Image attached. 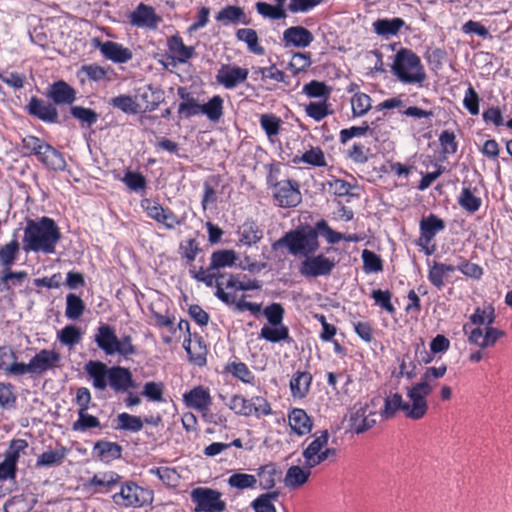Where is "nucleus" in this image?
<instances>
[{
    "label": "nucleus",
    "instance_id": "obj_37",
    "mask_svg": "<svg viewBox=\"0 0 512 512\" xmlns=\"http://www.w3.org/2000/svg\"><path fill=\"white\" fill-rule=\"evenodd\" d=\"M109 105L126 114H137L141 111V104L136 98L129 95H119L109 100Z\"/></svg>",
    "mask_w": 512,
    "mask_h": 512
},
{
    "label": "nucleus",
    "instance_id": "obj_22",
    "mask_svg": "<svg viewBox=\"0 0 512 512\" xmlns=\"http://www.w3.org/2000/svg\"><path fill=\"white\" fill-rule=\"evenodd\" d=\"M61 356L54 350L42 349L30 360L32 374H42L52 369L60 361Z\"/></svg>",
    "mask_w": 512,
    "mask_h": 512
},
{
    "label": "nucleus",
    "instance_id": "obj_35",
    "mask_svg": "<svg viewBox=\"0 0 512 512\" xmlns=\"http://www.w3.org/2000/svg\"><path fill=\"white\" fill-rule=\"evenodd\" d=\"M405 25L402 18L378 19L373 23V29L376 34L381 36L397 35L401 28Z\"/></svg>",
    "mask_w": 512,
    "mask_h": 512
},
{
    "label": "nucleus",
    "instance_id": "obj_46",
    "mask_svg": "<svg viewBox=\"0 0 512 512\" xmlns=\"http://www.w3.org/2000/svg\"><path fill=\"white\" fill-rule=\"evenodd\" d=\"M306 115L313 120L320 122L333 113L331 103L328 100L310 102L305 107Z\"/></svg>",
    "mask_w": 512,
    "mask_h": 512
},
{
    "label": "nucleus",
    "instance_id": "obj_19",
    "mask_svg": "<svg viewBox=\"0 0 512 512\" xmlns=\"http://www.w3.org/2000/svg\"><path fill=\"white\" fill-rule=\"evenodd\" d=\"M282 40L285 46L306 48L313 42L314 36L303 26H291L284 30Z\"/></svg>",
    "mask_w": 512,
    "mask_h": 512
},
{
    "label": "nucleus",
    "instance_id": "obj_2",
    "mask_svg": "<svg viewBox=\"0 0 512 512\" xmlns=\"http://www.w3.org/2000/svg\"><path fill=\"white\" fill-rule=\"evenodd\" d=\"M392 72L404 84L422 85L427 75L420 57L408 48L397 51L392 64Z\"/></svg>",
    "mask_w": 512,
    "mask_h": 512
},
{
    "label": "nucleus",
    "instance_id": "obj_36",
    "mask_svg": "<svg viewBox=\"0 0 512 512\" xmlns=\"http://www.w3.org/2000/svg\"><path fill=\"white\" fill-rule=\"evenodd\" d=\"M236 38L239 41L245 42L250 52L256 55H263L265 49L259 43L257 32L252 28H241L236 32Z\"/></svg>",
    "mask_w": 512,
    "mask_h": 512
},
{
    "label": "nucleus",
    "instance_id": "obj_59",
    "mask_svg": "<svg viewBox=\"0 0 512 512\" xmlns=\"http://www.w3.org/2000/svg\"><path fill=\"white\" fill-rule=\"evenodd\" d=\"M278 474L274 464H268L258 469L257 476L260 486L263 489H272L276 484V475Z\"/></svg>",
    "mask_w": 512,
    "mask_h": 512
},
{
    "label": "nucleus",
    "instance_id": "obj_29",
    "mask_svg": "<svg viewBox=\"0 0 512 512\" xmlns=\"http://www.w3.org/2000/svg\"><path fill=\"white\" fill-rule=\"evenodd\" d=\"M221 178L219 175H211L203 182V196L201 205L204 210L215 208L218 201L217 189L220 185Z\"/></svg>",
    "mask_w": 512,
    "mask_h": 512
},
{
    "label": "nucleus",
    "instance_id": "obj_53",
    "mask_svg": "<svg viewBox=\"0 0 512 512\" xmlns=\"http://www.w3.org/2000/svg\"><path fill=\"white\" fill-rule=\"evenodd\" d=\"M19 252L20 244L17 240H12L0 247V264L4 269L13 265Z\"/></svg>",
    "mask_w": 512,
    "mask_h": 512
},
{
    "label": "nucleus",
    "instance_id": "obj_55",
    "mask_svg": "<svg viewBox=\"0 0 512 512\" xmlns=\"http://www.w3.org/2000/svg\"><path fill=\"white\" fill-rule=\"evenodd\" d=\"M143 207L146 209L148 216L156 220L158 223L167 224L166 222L173 215L169 209H164L159 203L155 201L145 200Z\"/></svg>",
    "mask_w": 512,
    "mask_h": 512
},
{
    "label": "nucleus",
    "instance_id": "obj_15",
    "mask_svg": "<svg viewBox=\"0 0 512 512\" xmlns=\"http://www.w3.org/2000/svg\"><path fill=\"white\" fill-rule=\"evenodd\" d=\"M129 22L132 26L155 30L162 22L154 7L140 3L129 15Z\"/></svg>",
    "mask_w": 512,
    "mask_h": 512
},
{
    "label": "nucleus",
    "instance_id": "obj_43",
    "mask_svg": "<svg viewBox=\"0 0 512 512\" xmlns=\"http://www.w3.org/2000/svg\"><path fill=\"white\" fill-rule=\"evenodd\" d=\"M238 259L233 250H219L212 254L210 270H219L220 268L231 267Z\"/></svg>",
    "mask_w": 512,
    "mask_h": 512
},
{
    "label": "nucleus",
    "instance_id": "obj_1",
    "mask_svg": "<svg viewBox=\"0 0 512 512\" xmlns=\"http://www.w3.org/2000/svg\"><path fill=\"white\" fill-rule=\"evenodd\" d=\"M407 398L408 401H405L398 393L386 397L381 416L388 419L393 417L398 411H401L407 418L412 420L423 418L428 411L427 399H422L412 386L407 388Z\"/></svg>",
    "mask_w": 512,
    "mask_h": 512
},
{
    "label": "nucleus",
    "instance_id": "obj_13",
    "mask_svg": "<svg viewBox=\"0 0 512 512\" xmlns=\"http://www.w3.org/2000/svg\"><path fill=\"white\" fill-rule=\"evenodd\" d=\"M336 265L335 260L322 254L307 257L300 266V273L305 277L316 278L329 275Z\"/></svg>",
    "mask_w": 512,
    "mask_h": 512
},
{
    "label": "nucleus",
    "instance_id": "obj_47",
    "mask_svg": "<svg viewBox=\"0 0 512 512\" xmlns=\"http://www.w3.org/2000/svg\"><path fill=\"white\" fill-rule=\"evenodd\" d=\"M471 325L488 327L495 321V310L492 305H487L483 308H476L474 313L469 317Z\"/></svg>",
    "mask_w": 512,
    "mask_h": 512
},
{
    "label": "nucleus",
    "instance_id": "obj_11",
    "mask_svg": "<svg viewBox=\"0 0 512 512\" xmlns=\"http://www.w3.org/2000/svg\"><path fill=\"white\" fill-rule=\"evenodd\" d=\"M27 446V441L23 439L11 441L9 449L4 454L3 461L0 462V481L15 479L20 452Z\"/></svg>",
    "mask_w": 512,
    "mask_h": 512
},
{
    "label": "nucleus",
    "instance_id": "obj_18",
    "mask_svg": "<svg viewBox=\"0 0 512 512\" xmlns=\"http://www.w3.org/2000/svg\"><path fill=\"white\" fill-rule=\"evenodd\" d=\"M328 440L329 433L327 430H322L314 434V439L302 453L308 468H313L321 464V453H323L324 448L327 446Z\"/></svg>",
    "mask_w": 512,
    "mask_h": 512
},
{
    "label": "nucleus",
    "instance_id": "obj_24",
    "mask_svg": "<svg viewBox=\"0 0 512 512\" xmlns=\"http://www.w3.org/2000/svg\"><path fill=\"white\" fill-rule=\"evenodd\" d=\"M447 371L446 365H441L439 367H428L423 374L421 381L414 384L412 388L422 397V399H427V396L433 390L432 379L433 378H441L445 375Z\"/></svg>",
    "mask_w": 512,
    "mask_h": 512
},
{
    "label": "nucleus",
    "instance_id": "obj_52",
    "mask_svg": "<svg viewBox=\"0 0 512 512\" xmlns=\"http://www.w3.org/2000/svg\"><path fill=\"white\" fill-rule=\"evenodd\" d=\"M28 274L25 271L13 272L10 268H5L0 277L2 290H10L12 287L21 286L27 279Z\"/></svg>",
    "mask_w": 512,
    "mask_h": 512
},
{
    "label": "nucleus",
    "instance_id": "obj_60",
    "mask_svg": "<svg viewBox=\"0 0 512 512\" xmlns=\"http://www.w3.org/2000/svg\"><path fill=\"white\" fill-rule=\"evenodd\" d=\"M71 115L79 120L83 125L86 124L88 127L94 125L98 120V114L91 108L83 106H71Z\"/></svg>",
    "mask_w": 512,
    "mask_h": 512
},
{
    "label": "nucleus",
    "instance_id": "obj_56",
    "mask_svg": "<svg viewBox=\"0 0 512 512\" xmlns=\"http://www.w3.org/2000/svg\"><path fill=\"white\" fill-rule=\"evenodd\" d=\"M85 310V304L83 300L73 294L70 293L66 296V310L65 315L68 319L76 320L82 316Z\"/></svg>",
    "mask_w": 512,
    "mask_h": 512
},
{
    "label": "nucleus",
    "instance_id": "obj_17",
    "mask_svg": "<svg viewBox=\"0 0 512 512\" xmlns=\"http://www.w3.org/2000/svg\"><path fill=\"white\" fill-rule=\"evenodd\" d=\"M77 92L64 80L53 82L47 87L46 96L55 106L72 105L76 100Z\"/></svg>",
    "mask_w": 512,
    "mask_h": 512
},
{
    "label": "nucleus",
    "instance_id": "obj_8",
    "mask_svg": "<svg viewBox=\"0 0 512 512\" xmlns=\"http://www.w3.org/2000/svg\"><path fill=\"white\" fill-rule=\"evenodd\" d=\"M190 497L196 505V511L223 512L226 509V503L222 500V493L218 490L198 487L191 491Z\"/></svg>",
    "mask_w": 512,
    "mask_h": 512
},
{
    "label": "nucleus",
    "instance_id": "obj_21",
    "mask_svg": "<svg viewBox=\"0 0 512 512\" xmlns=\"http://www.w3.org/2000/svg\"><path fill=\"white\" fill-rule=\"evenodd\" d=\"M108 384L116 392H125L130 388H135L132 373L129 369L114 366L109 369Z\"/></svg>",
    "mask_w": 512,
    "mask_h": 512
},
{
    "label": "nucleus",
    "instance_id": "obj_12",
    "mask_svg": "<svg viewBox=\"0 0 512 512\" xmlns=\"http://www.w3.org/2000/svg\"><path fill=\"white\" fill-rule=\"evenodd\" d=\"M249 70L235 64H222L217 70L215 79L218 85L227 90H233L245 83Z\"/></svg>",
    "mask_w": 512,
    "mask_h": 512
},
{
    "label": "nucleus",
    "instance_id": "obj_41",
    "mask_svg": "<svg viewBox=\"0 0 512 512\" xmlns=\"http://www.w3.org/2000/svg\"><path fill=\"white\" fill-rule=\"evenodd\" d=\"M312 376L307 372H297L290 381V389L294 397L303 398L309 391Z\"/></svg>",
    "mask_w": 512,
    "mask_h": 512
},
{
    "label": "nucleus",
    "instance_id": "obj_10",
    "mask_svg": "<svg viewBox=\"0 0 512 512\" xmlns=\"http://www.w3.org/2000/svg\"><path fill=\"white\" fill-rule=\"evenodd\" d=\"M348 428L357 433H363L376 424V413L369 410L367 403L358 402L349 410Z\"/></svg>",
    "mask_w": 512,
    "mask_h": 512
},
{
    "label": "nucleus",
    "instance_id": "obj_64",
    "mask_svg": "<svg viewBox=\"0 0 512 512\" xmlns=\"http://www.w3.org/2000/svg\"><path fill=\"white\" fill-rule=\"evenodd\" d=\"M370 148L358 142L354 143L347 151V156L356 164H364L369 160Z\"/></svg>",
    "mask_w": 512,
    "mask_h": 512
},
{
    "label": "nucleus",
    "instance_id": "obj_23",
    "mask_svg": "<svg viewBox=\"0 0 512 512\" xmlns=\"http://www.w3.org/2000/svg\"><path fill=\"white\" fill-rule=\"evenodd\" d=\"M240 279L231 274H218L216 296L226 304L235 303L236 294L226 292V289L238 291Z\"/></svg>",
    "mask_w": 512,
    "mask_h": 512
},
{
    "label": "nucleus",
    "instance_id": "obj_57",
    "mask_svg": "<svg viewBox=\"0 0 512 512\" xmlns=\"http://www.w3.org/2000/svg\"><path fill=\"white\" fill-rule=\"evenodd\" d=\"M331 87L328 86L324 82H320L317 80H312L309 83L305 84L303 87V92L311 98H323V100H328L331 94Z\"/></svg>",
    "mask_w": 512,
    "mask_h": 512
},
{
    "label": "nucleus",
    "instance_id": "obj_14",
    "mask_svg": "<svg viewBox=\"0 0 512 512\" xmlns=\"http://www.w3.org/2000/svg\"><path fill=\"white\" fill-rule=\"evenodd\" d=\"M27 113L45 123H59V113L56 106L51 102H46L36 96L30 98L27 106Z\"/></svg>",
    "mask_w": 512,
    "mask_h": 512
},
{
    "label": "nucleus",
    "instance_id": "obj_28",
    "mask_svg": "<svg viewBox=\"0 0 512 512\" xmlns=\"http://www.w3.org/2000/svg\"><path fill=\"white\" fill-rule=\"evenodd\" d=\"M167 45L169 52L179 63H186L195 55V48L185 45L183 39L178 34L168 38Z\"/></svg>",
    "mask_w": 512,
    "mask_h": 512
},
{
    "label": "nucleus",
    "instance_id": "obj_48",
    "mask_svg": "<svg viewBox=\"0 0 512 512\" xmlns=\"http://www.w3.org/2000/svg\"><path fill=\"white\" fill-rule=\"evenodd\" d=\"M220 398L235 413L244 416H249L252 414L250 400H246L239 395H232L229 397L220 395Z\"/></svg>",
    "mask_w": 512,
    "mask_h": 512
},
{
    "label": "nucleus",
    "instance_id": "obj_58",
    "mask_svg": "<svg viewBox=\"0 0 512 512\" xmlns=\"http://www.w3.org/2000/svg\"><path fill=\"white\" fill-rule=\"evenodd\" d=\"M57 338L63 345L73 347L81 341L82 332L77 326L67 325L58 332Z\"/></svg>",
    "mask_w": 512,
    "mask_h": 512
},
{
    "label": "nucleus",
    "instance_id": "obj_31",
    "mask_svg": "<svg viewBox=\"0 0 512 512\" xmlns=\"http://www.w3.org/2000/svg\"><path fill=\"white\" fill-rule=\"evenodd\" d=\"M292 162L294 164L305 163L313 167L327 166L324 151L319 146H310L301 156H295Z\"/></svg>",
    "mask_w": 512,
    "mask_h": 512
},
{
    "label": "nucleus",
    "instance_id": "obj_33",
    "mask_svg": "<svg viewBox=\"0 0 512 512\" xmlns=\"http://www.w3.org/2000/svg\"><path fill=\"white\" fill-rule=\"evenodd\" d=\"M215 19L224 24H248V20L243 8L234 5H227L216 15Z\"/></svg>",
    "mask_w": 512,
    "mask_h": 512
},
{
    "label": "nucleus",
    "instance_id": "obj_9",
    "mask_svg": "<svg viewBox=\"0 0 512 512\" xmlns=\"http://www.w3.org/2000/svg\"><path fill=\"white\" fill-rule=\"evenodd\" d=\"M273 198L280 207H296L302 200L300 185L294 180H281L272 187Z\"/></svg>",
    "mask_w": 512,
    "mask_h": 512
},
{
    "label": "nucleus",
    "instance_id": "obj_26",
    "mask_svg": "<svg viewBox=\"0 0 512 512\" xmlns=\"http://www.w3.org/2000/svg\"><path fill=\"white\" fill-rule=\"evenodd\" d=\"M288 421L291 430L299 436L306 435L312 430L313 423L303 409H292L288 415Z\"/></svg>",
    "mask_w": 512,
    "mask_h": 512
},
{
    "label": "nucleus",
    "instance_id": "obj_63",
    "mask_svg": "<svg viewBox=\"0 0 512 512\" xmlns=\"http://www.w3.org/2000/svg\"><path fill=\"white\" fill-rule=\"evenodd\" d=\"M238 235L240 243L250 246L259 241L263 234L259 226H240Z\"/></svg>",
    "mask_w": 512,
    "mask_h": 512
},
{
    "label": "nucleus",
    "instance_id": "obj_34",
    "mask_svg": "<svg viewBox=\"0 0 512 512\" xmlns=\"http://www.w3.org/2000/svg\"><path fill=\"white\" fill-rule=\"evenodd\" d=\"M455 270L456 267L453 265L434 262L429 269L428 279L432 285L441 290L445 285V278Z\"/></svg>",
    "mask_w": 512,
    "mask_h": 512
},
{
    "label": "nucleus",
    "instance_id": "obj_25",
    "mask_svg": "<svg viewBox=\"0 0 512 512\" xmlns=\"http://www.w3.org/2000/svg\"><path fill=\"white\" fill-rule=\"evenodd\" d=\"M109 369L99 361H89L85 365V371L92 379L93 387L97 390H105L108 385Z\"/></svg>",
    "mask_w": 512,
    "mask_h": 512
},
{
    "label": "nucleus",
    "instance_id": "obj_50",
    "mask_svg": "<svg viewBox=\"0 0 512 512\" xmlns=\"http://www.w3.org/2000/svg\"><path fill=\"white\" fill-rule=\"evenodd\" d=\"M326 185L329 193H332L337 197H349L355 195L353 190L356 188V185H353L346 180L332 177L327 180Z\"/></svg>",
    "mask_w": 512,
    "mask_h": 512
},
{
    "label": "nucleus",
    "instance_id": "obj_61",
    "mask_svg": "<svg viewBox=\"0 0 512 512\" xmlns=\"http://www.w3.org/2000/svg\"><path fill=\"white\" fill-rule=\"evenodd\" d=\"M278 496V492L262 494L256 498L251 505L255 512H276V508L272 502L277 500Z\"/></svg>",
    "mask_w": 512,
    "mask_h": 512
},
{
    "label": "nucleus",
    "instance_id": "obj_39",
    "mask_svg": "<svg viewBox=\"0 0 512 512\" xmlns=\"http://www.w3.org/2000/svg\"><path fill=\"white\" fill-rule=\"evenodd\" d=\"M259 123L268 139L273 141L281 130L282 120L273 113H266L260 115Z\"/></svg>",
    "mask_w": 512,
    "mask_h": 512
},
{
    "label": "nucleus",
    "instance_id": "obj_6",
    "mask_svg": "<svg viewBox=\"0 0 512 512\" xmlns=\"http://www.w3.org/2000/svg\"><path fill=\"white\" fill-rule=\"evenodd\" d=\"M286 246L293 255H305L315 252L319 246L318 232L311 226H300L299 228L286 233L279 239L275 246Z\"/></svg>",
    "mask_w": 512,
    "mask_h": 512
},
{
    "label": "nucleus",
    "instance_id": "obj_38",
    "mask_svg": "<svg viewBox=\"0 0 512 512\" xmlns=\"http://www.w3.org/2000/svg\"><path fill=\"white\" fill-rule=\"evenodd\" d=\"M94 450L97 451L101 461L108 463L121 457L122 448L117 443L98 441L94 446Z\"/></svg>",
    "mask_w": 512,
    "mask_h": 512
},
{
    "label": "nucleus",
    "instance_id": "obj_49",
    "mask_svg": "<svg viewBox=\"0 0 512 512\" xmlns=\"http://www.w3.org/2000/svg\"><path fill=\"white\" fill-rule=\"evenodd\" d=\"M260 337L269 342L277 343L289 339V330L284 325H265L261 328Z\"/></svg>",
    "mask_w": 512,
    "mask_h": 512
},
{
    "label": "nucleus",
    "instance_id": "obj_27",
    "mask_svg": "<svg viewBox=\"0 0 512 512\" xmlns=\"http://www.w3.org/2000/svg\"><path fill=\"white\" fill-rule=\"evenodd\" d=\"M184 400L188 407L198 411L208 410L212 402L209 391L202 386L195 387L184 394Z\"/></svg>",
    "mask_w": 512,
    "mask_h": 512
},
{
    "label": "nucleus",
    "instance_id": "obj_4",
    "mask_svg": "<svg viewBox=\"0 0 512 512\" xmlns=\"http://www.w3.org/2000/svg\"><path fill=\"white\" fill-rule=\"evenodd\" d=\"M60 239L57 226H27L24 233V250L26 252H55V246Z\"/></svg>",
    "mask_w": 512,
    "mask_h": 512
},
{
    "label": "nucleus",
    "instance_id": "obj_40",
    "mask_svg": "<svg viewBox=\"0 0 512 512\" xmlns=\"http://www.w3.org/2000/svg\"><path fill=\"white\" fill-rule=\"evenodd\" d=\"M352 115L355 118L362 117L368 113L372 107L371 97L364 92H356L350 99Z\"/></svg>",
    "mask_w": 512,
    "mask_h": 512
},
{
    "label": "nucleus",
    "instance_id": "obj_62",
    "mask_svg": "<svg viewBox=\"0 0 512 512\" xmlns=\"http://www.w3.org/2000/svg\"><path fill=\"white\" fill-rule=\"evenodd\" d=\"M458 203L463 209L473 213L479 209L481 199L475 196L470 188L464 187L458 197Z\"/></svg>",
    "mask_w": 512,
    "mask_h": 512
},
{
    "label": "nucleus",
    "instance_id": "obj_3",
    "mask_svg": "<svg viewBox=\"0 0 512 512\" xmlns=\"http://www.w3.org/2000/svg\"><path fill=\"white\" fill-rule=\"evenodd\" d=\"M22 149L27 156H35L46 168L53 171H64L66 161L63 154L43 139L27 135L22 139Z\"/></svg>",
    "mask_w": 512,
    "mask_h": 512
},
{
    "label": "nucleus",
    "instance_id": "obj_16",
    "mask_svg": "<svg viewBox=\"0 0 512 512\" xmlns=\"http://www.w3.org/2000/svg\"><path fill=\"white\" fill-rule=\"evenodd\" d=\"M135 98L141 104V111L152 112L164 101L165 94L160 86L149 84L137 88Z\"/></svg>",
    "mask_w": 512,
    "mask_h": 512
},
{
    "label": "nucleus",
    "instance_id": "obj_30",
    "mask_svg": "<svg viewBox=\"0 0 512 512\" xmlns=\"http://www.w3.org/2000/svg\"><path fill=\"white\" fill-rule=\"evenodd\" d=\"M275 5L266 2H257L255 7L258 14L271 20H280L287 17V8L284 7L286 0H274Z\"/></svg>",
    "mask_w": 512,
    "mask_h": 512
},
{
    "label": "nucleus",
    "instance_id": "obj_32",
    "mask_svg": "<svg viewBox=\"0 0 512 512\" xmlns=\"http://www.w3.org/2000/svg\"><path fill=\"white\" fill-rule=\"evenodd\" d=\"M310 474L311 468H308L306 465L304 467L291 466L286 472L284 484L288 488H298L307 482Z\"/></svg>",
    "mask_w": 512,
    "mask_h": 512
},
{
    "label": "nucleus",
    "instance_id": "obj_5",
    "mask_svg": "<svg viewBox=\"0 0 512 512\" xmlns=\"http://www.w3.org/2000/svg\"><path fill=\"white\" fill-rule=\"evenodd\" d=\"M94 341L106 355L119 354L128 357L136 353L132 337L126 335L119 339L115 329L107 324H102L97 328Z\"/></svg>",
    "mask_w": 512,
    "mask_h": 512
},
{
    "label": "nucleus",
    "instance_id": "obj_7",
    "mask_svg": "<svg viewBox=\"0 0 512 512\" xmlns=\"http://www.w3.org/2000/svg\"><path fill=\"white\" fill-rule=\"evenodd\" d=\"M112 501L121 508H139L153 501V493L133 481L121 485L120 491L112 495Z\"/></svg>",
    "mask_w": 512,
    "mask_h": 512
},
{
    "label": "nucleus",
    "instance_id": "obj_44",
    "mask_svg": "<svg viewBox=\"0 0 512 512\" xmlns=\"http://www.w3.org/2000/svg\"><path fill=\"white\" fill-rule=\"evenodd\" d=\"M443 227L444 226H421V235L416 243L424 250L426 255H431L436 251L435 244H430V242Z\"/></svg>",
    "mask_w": 512,
    "mask_h": 512
},
{
    "label": "nucleus",
    "instance_id": "obj_20",
    "mask_svg": "<svg viewBox=\"0 0 512 512\" xmlns=\"http://www.w3.org/2000/svg\"><path fill=\"white\" fill-rule=\"evenodd\" d=\"M97 42L102 55L114 63H126L133 57L132 51L120 43L113 41L100 42L99 40Z\"/></svg>",
    "mask_w": 512,
    "mask_h": 512
},
{
    "label": "nucleus",
    "instance_id": "obj_42",
    "mask_svg": "<svg viewBox=\"0 0 512 512\" xmlns=\"http://www.w3.org/2000/svg\"><path fill=\"white\" fill-rule=\"evenodd\" d=\"M354 212L351 207L344 205L340 200H334L329 204L328 217L336 222H349L353 219Z\"/></svg>",
    "mask_w": 512,
    "mask_h": 512
},
{
    "label": "nucleus",
    "instance_id": "obj_54",
    "mask_svg": "<svg viewBox=\"0 0 512 512\" xmlns=\"http://www.w3.org/2000/svg\"><path fill=\"white\" fill-rule=\"evenodd\" d=\"M122 477L114 471H106L95 474L88 482V486H100L112 488L120 483Z\"/></svg>",
    "mask_w": 512,
    "mask_h": 512
},
{
    "label": "nucleus",
    "instance_id": "obj_51",
    "mask_svg": "<svg viewBox=\"0 0 512 512\" xmlns=\"http://www.w3.org/2000/svg\"><path fill=\"white\" fill-rule=\"evenodd\" d=\"M257 482V476L241 472L233 473L227 479V483L231 488L239 490L254 488Z\"/></svg>",
    "mask_w": 512,
    "mask_h": 512
},
{
    "label": "nucleus",
    "instance_id": "obj_45",
    "mask_svg": "<svg viewBox=\"0 0 512 512\" xmlns=\"http://www.w3.org/2000/svg\"><path fill=\"white\" fill-rule=\"evenodd\" d=\"M223 99L220 95H214L209 101L201 106V113L206 115L210 121L217 122L223 116Z\"/></svg>",
    "mask_w": 512,
    "mask_h": 512
}]
</instances>
